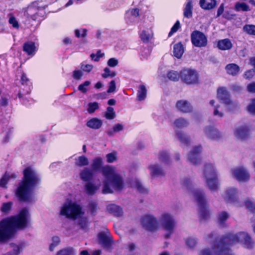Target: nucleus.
Returning a JSON list of instances; mask_svg holds the SVG:
<instances>
[{
    "label": "nucleus",
    "mask_w": 255,
    "mask_h": 255,
    "mask_svg": "<svg viewBox=\"0 0 255 255\" xmlns=\"http://www.w3.org/2000/svg\"><path fill=\"white\" fill-rule=\"evenodd\" d=\"M29 218L28 210L24 208L16 216L4 219L0 222V242H4L11 238L15 228L24 229Z\"/></svg>",
    "instance_id": "1"
},
{
    "label": "nucleus",
    "mask_w": 255,
    "mask_h": 255,
    "mask_svg": "<svg viewBox=\"0 0 255 255\" xmlns=\"http://www.w3.org/2000/svg\"><path fill=\"white\" fill-rule=\"evenodd\" d=\"M39 181V177L31 168L27 167L23 171V179L16 190V195L21 201L26 202L31 198L32 191Z\"/></svg>",
    "instance_id": "2"
},
{
    "label": "nucleus",
    "mask_w": 255,
    "mask_h": 255,
    "mask_svg": "<svg viewBox=\"0 0 255 255\" xmlns=\"http://www.w3.org/2000/svg\"><path fill=\"white\" fill-rule=\"evenodd\" d=\"M103 175L106 178L103 182L102 192L109 194L116 191H121L125 187L122 176L114 166H106L102 170Z\"/></svg>",
    "instance_id": "3"
},
{
    "label": "nucleus",
    "mask_w": 255,
    "mask_h": 255,
    "mask_svg": "<svg viewBox=\"0 0 255 255\" xmlns=\"http://www.w3.org/2000/svg\"><path fill=\"white\" fill-rule=\"evenodd\" d=\"M242 242L248 249L252 248L254 243L248 234L245 232H241L237 234H229L223 239L219 251H215L217 255H232L229 250L228 246Z\"/></svg>",
    "instance_id": "4"
},
{
    "label": "nucleus",
    "mask_w": 255,
    "mask_h": 255,
    "mask_svg": "<svg viewBox=\"0 0 255 255\" xmlns=\"http://www.w3.org/2000/svg\"><path fill=\"white\" fill-rule=\"evenodd\" d=\"M159 224L166 232L164 235L166 239H168L173 233L176 226V222L173 216L168 213H163L159 218Z\"/></svg>",
    "instance_id": "5"
},
{
    "label": "nucleus",
    "mask_w": 255,
    "mask_h": 255,
    "mask_svg": "<svg viewBox=\"0 0 255 255\" xmlns=\"http://www.w3.org/2000/svg\"><path fill=\"white\" fill-rule=\"evenodd\" d=\"M84 214L81 207L75 202H67L61 207L60 214L76 220Z\"/></svg>",
    "instance_id": "6"
},
{
    "label": "nucleus",
    "mask_w": 255,
    "mask_h": 255,
    "mask_svg": "<svg viewBox=\"0 0 255 255\" xmlns=\"http://www.w3.org/2000/svg\"><path fill=\"white\" fill-rule=\"evenodd\" d=\"M204 176L209 188L211 190L217 189L216 174L214 166L211 164L206 165L204 169Z\"/></svg>",
    "instance_id": "7"
},
{
    "label": "nucleus",
    "mask_w": 255,
    "mask_h": 255,
    "mask_svg": "<svg viewBox=\"0 0 255 255\" xmlns=\"http://www.w3.org/2000/svg\"><path fill=\"white\" fill-rule=\"evenodd\" d=\"M193 194L199 207L200 217L203 219H207L209 216V213L206 208V201L203 194L199 190L194 191Z\"/></svg>",
    "instance_id": "8"
},
{
    "label": "nucleus",
    "mask_w": 255,
    "mask_h": 255,
    "mask_svg": "<svg viewBox=\"0 0 255 255\" xmlns=\"http://www.w3.org/2000/svg\"><path fill=\"white\" fill-rule=\"evenodd\" d=\"M141 224L143 228L149 231H156L159 228L156 218L151 215L143 216L141 218Z\"/></svg>",
    "instance_id": "9"
},
{
    "label": "nucleus",
    "mask_w": 255,
    "mask_h": 255,
    "mask_svg": "<svg viewBox=\"0 0 255 255\" xmlns=\"http://www.w3.org/2000/svg\"><path fill=\"white\" fill-rule=\"evenodd\" d=\"M182 80L187 84H194L199 82V75L197 71L192 69H184L180 72Z\"/></svg>",
    "instance_id": "10"
},
{
    "label": "nucleus",
    "mask_w": 255,
    "mask_h": 255,
    "mask_svg": "<svg viewBox=\"0 0 255 255\" xmlns=\"http://www.w3.org/2000/svg\"><path fill=\"white\" fill-rule=\"evenodd\" d=\"M192 44L196 47H204L207 45V39L206 36L199 31H193L191 35Z\"/></svg>",
    "instance_id": "11"
},
{
    "label": "nucleus",
    "mask_w": 255,
    "mask_h": 255,
    "mask_svg": "<svg viewBox=\"0 0 255 255\" xmlns=\"http://www.w3.org/2000/svg\"><path fill=\"white\" fill-rule=\"evenodd\" d=\"M98 237L99 243L104 247L106 248H110L111 247L113 241L108 229L100 233Z\"/></svg>",
    "instance_id": "12"
},
{
    "label": "nucleus",
    "mask_w": 255,
    "mask_h": 255,
    "mask_svg": "<svg viewBox=\"0 0 255 255\" xmlns=\"http://www.w3.org/2000/svg\"><path fill=\"white\" fill-rule=\"evenodd\" d=\"M233 176L239 182H246L250 176L248 171L243 167H238L232 170Z\"/></svg>",
    "instance_id": "13"
},
{
    "label": "nucleus",
    "mask_w": 255,
    "mask_h": 255,
    "mask_svg": "<svg viewBox=\"0 0 255 255\" xmlns=\"http://www.w3.org/2000/svg\"><path fill=\"white\" fill-rule=\"evenodd\" d=\"M39 9L36 2H33L29 5L24 12V15L29 19L35 20L38 18Z\"/></svg>",
    "instance_id": "14"
},
{
    "label": "nucleus",
    "mask_w": 255,
    "mask_h": 255,
    "mask_svg": "<svg viewBox=\"0 0 255 255\" xmlns=\"http://www.w3.org/2000/svg\"><path fill=\"white\" fill-rule=\"evenodd\" d=\"M222 242V239L217 240L213 244L212 250L206 249L201 251L199 255H217L215 251H219Z\"/></svg>",
    "instance_id": "15"
},
{
    "label": "nucleus",
    "mask_w": 255,
    "mask_h": 255,
    "mask_svg": "<svg viewBox=\"0 0 255 255\" xmlns=\"http://www.w3.org/2000/svg\"><path fill=\"white\" fill-rule=\"evenodd\" d=\"M217 97L226 105H229L232 103L230 99L228 92L226 88L224 87L219 88L217 91Z\"/></svg>",
    "instance_id": "16"
},
{
    "label": "nucleus",
    "mask_w": 255,
    "mask_h": 255,
    "mask_svg": "<svg viewBox=\"0 0 255 255\" xmlns=\"http://www.w3.org/2000/svg\"><path fill=\"white\" fill-rule=\"evenodd\" d=\"M201 151V146L195 147L189 153L188 155L189 161L193 164H197L200 161L199 154Z\"/></svg>",
    "instance_id": "17"
},
{
    "label": "nucleus",
    "mask_w": 255,
    "mask_h": 255,
    "mask_svg": "<svg viewBox=\"0 0 255 255\" xmlns=\"http://www.w3.org/2000/svg\"><path fill=\"white\" fill-rule=\"evenodd\" d=\"M205 133L208 138L212 139L219 138L221 135L218 129L213 127H207L205 129Z\"/></svg>",
    "instance_id": "18"
},
{
    "label": "nucleus",
    "mask_w": 255,
    "mask_h": 255,
    "mask_svg": "<svg viewBox=\"0 0 255 255\" xmlns=\"http://www.w3.org/2000/svg\"><path fill=\"white\" fill-rule=\"evenodd\" d=\"M176 107L179 111L183 113H189L192 110L189 103L186 100L178 101L176 103Z\"/></svg>",
    "instance_id": "19"
},
{
    "label": "nucleus",
    "mask_w": 255,
    "mask_h": 255,
    "mask_svg": "<svg viewBox=\"0 0 255 255\" xmlns=\"http://www.w3.org/2000/svg\"><path fill=\"white\" fill-rule=\"evenodd\" d=\"M225 200L228 202L235 203L237 200V192L235 188H230L226 193Z\"/></svg>",
    "instance_id": "20"
},
{
    "label": "nucleus",
    "mask_w": 255,
    "mask_h": 255,
    "mask_svg": "<svg viewBox=\"0 0 255 255\" xmlns=\"http://www.w3.org/2000/svg\"><path fill=\"white\" fill-rule=\"evenodd\" d=\"M248 128L246 127L237 128L235 132V136L239 139L243 140L248 136Z\"/></svg>",
    "instance_id": "21"
},
{
    "label": "nucleus",
    "mask_w": 255,
    "mask_h": 255,
    "mask_svg": "<svg viewBox=\"0 0 255 255\" xmlns=\"http://www.w3.org/2000/svg\"><path fill=\"white\" fill-rule=\"evenodd\" d=\"M93 171L88 168H84L80 173V178L84 181H88L93 178Z\"/></svg>",
    "instance_id": "22"
},
{
    "label": "nucleus",
    "mask_w": 255,
    "mask_h": 255,
    "mask_svg": "<svg viewBox=\"0 0 255 255\" xmlns=\"http://www.w3.org/2000/svg\"><path fill=\"white\" fill-rule=\"evenodd\" d=\"M233 46L231 40L228 38L220 40L218 42L217 47L222 50H227L232 48Z\"/></svg>",
    "instance_id": "23"
},
{
    "label": "nucleus",
    "mask_w": 255,
    "mask_h": 255,
    "mask_svg": "<svg viewBox=\"0 0 255 255\" xmlns=\"http://www.w3.org/2000/svg\"><path fill=\"white\" fill-rule=\"evenodd\" d=\"M103 125L101 120L94 118L88 121L86 124L87 127L91 128L97 129L100 128Z\"/></svg>",
    "instance_id": "24"
},
{
    "label": "nucleus",
    "mask_w": 255,
    "mask_h": 255,
    "mask_svg": "<svg viewBox=\"0 0 255 255\" xmlns=\"http://www.w3.org/2000/svg\"><path fill=\"white\" fill-rule=\"evenodd\" d=\"M108 211L117 217L122 216L123 214L122 209L118 206L115 204L109 205L107 207Z\"/></svg>",
    "instance_id": "25"
},
{
    "label": "nucleus",
    "mask_w": 255,
    "mask_h": 255,
    "mask_svg": "<svg viewBox=\"0 0 255 255\" xmlns=\"http://www.w3.org/2000/svg\"><path fill=\"white\" fill-rule=\"evenodd\" d=\"M23 50L28 55H33L36 51V47L34 42L29 41L24 44Z\"/></svg>",
    "instance_id": "26"
},
{
    "label": "nucleus",
    "mask_w": 255,
    "mask_h": 255,
    "mask_svg": "<svg viewBox=\"0 0 255 255\" xmlns=\"http://www.w3.org/2000/svg\"><path fill=\"white\" fill-rule=\"evenodd\" d=\"M200 6L204 9H211L216 5L215 0H200L199 2Z\"/></svg>",
    "instance_id": "27"
},
{
    "label": "nucleus",
    "mask_w": 255,
    "mask_h": 255,
    "mask_svg": "<svg viewBox=\"0 0 255 255\" xmlns=\"http://www.w3.org/2000/svg\"><path fill=\"white\" fill-rule=\"evenodd\" d=\"M184 51L183 46L181 43H178L174 45L173 54L174 56L178 59L182 57Z\"/></svg>",
    "instance_id": "28"
},
{
    "label": "nucleus",
    "mask_w": 255,
    "mask_h": 255,
    "mask_svg": "<svg viewBox=\"0 0 255 255\" xmlns=\"http://www.w3.org/2000/svg\"><path fill=\"white\" fill-rule=\"evenodd\" d=\"M226 70L229 74L235 76L238 73L240 67L237 64L232 63L228 64L226 66Z\"/></svg>",
    "instance_id": "29"
},
{
    "label": "nucleus",
    "mask_w": 255,
    "mask_h": 255,
    "mask_svg": "<svg viewBox=\"0 0 255 255\" xmlns=\"http://www.w3.org/2000/svg\"><path fill=\"white\" fill-rule=\"evenodd\" d=\"M99 188V186H96L94 184L89 182L85 186V190L89 195H93Z\"/></svg>",
    "instance_id": "30"
},
{
    "label": "nucleus",
    "mask_w": 255,
    "mask_h": 255,
    "mask_svg": "<svg viewBox=\"0 0 255 255\" xmlns=\"http://www.w3.org/2000/svg\"><path fill=\"white\" fill-rule=\"evenodd\" d=\"M75 164L79 167L87 166L89 164V160L84 155L80 156L75 159Z\"/></svg>",
    "instance_id": "31"
},
{
    "label": "nucleus",
    "mask_w": 255,
    "mask_h": 255,
    "mask_svg": "<svg viewBox=\"0 0 255 255\" xmlns=\"http://www.w3.org/2000/svg\"><path fill=\"white\" fill-rule=\"evenodd\" d=\"M192 2L191 0H188L184 9L183 14L186 18H191L192 15Z\"/></svg>",
    "instance_id": "32"
},
{
    "label": "nucleus",
    "mask_w": 255,
    "mask_h": 255,
    "mask_svg": "<svg viewBox=\"0 0 255 255\" xmlns=\"http://www.w3.org/2000/svg\"><path fill=\"white\" fill-rule=\"evenodd\" d=\"M146 93L147 90L146 87L143 85H139L137 91V100L138 101H142L145 99L146 96Z\"/></svg>",
    "instance_id": "33"
},
{
    "label": "nucleus",
    "mask_w": 255,
    "mask_h": 255,
    "mask_svg": "<svg viewBox=\"0 0 255 255\" xmlns=\"http://www.w3.org/2000/svg\"><path fill=\"white\" fill-rule=\"evenodd\" d=\"M234 9L236 11H248L251 10L249 6L247 3L240 2H238L235 3Z\"/></svg>",
    "instance_id": "34"
},
{
    "label": "nucleus",
    "mask_w": 255,
    "mask_h": 255,
    "mask_svg": "<svg viewBox=\"0 0 255 255\" xmlns=\"http://www.w3.org/2000/svg\"><path fill=\"white\" fill-rule=\"evenodd\" d=\"M149 168L150 170V173L152 176H159L163 174V170L159 168L156 164L151 165Z\"/></svg>",
    "instance_id": "35"
},
{
    "label": "nucleus",
    "mask_w": 255,
    "mask_h": 255,
    "mask_svg": "<svg viewBox=\"0 0 255 255\" xmlns=\"http://www.w3.org/2000/svg\"><path fill=\"white\" fill-rule=\"evenodd\" d=\"M77 224L80 226L82 229H86L88 226V221L87 218L84 216V214H82L81 217L76 219Z\"/></svg>",
    "instance_id": "36"
},
{
    "label": "nucleus",
    "mask_w": 255,
    "mask_h": 255,
    "mask_svg": "<svg viewBox=\"0 0 255 255\" xmlns=\"http://www.w3.org/2000/svg\"><path fill=\"white\" fill-rule=\"evenodd\" d=\"M102 159L100 157H96L93 159L91 164L92 171H96L99 169L102 165Z\"/></svg>",
    "instance_id": "37"
},
{
    "label": "nucleus",
    "mask_w": 255,
    "mask_h": 255,
    "mask_svg": "<svg viewBox=\"0 0 255 255\" xmlns=\"http://www.w3.org/2000/svg\"><path fill=\"white\" fill-rule=\"evenodd\" d=\"M140 38L143 42H148L152 37V33L149 29L143 30L140 34Z\"/></svg>",
    "instance_id": "38"
},
{
    "label": "nucleus",
    "mask_w": 255,
    "mask_h": 255,
    "mask_svg": "<svg viewBox=\"0 0 255 255\" xmlns=\"http://www.w3.org/2000/svg\"><path fill=\"white\" fill-rule=\"evenodd\" d=\"M76 253L72 248H68L58 251L56 255H75Z\"/></svg>",
    "instance_id": "39"
},
{
    "label": "nucleus",
    "mask_w": 255,
    "mask_h": 255,
    "mask_svg": "<svg viewBox=\"0 0 255 255\" xmlns=\"http://www.w3.org/2000/svg\"><path fill=\"white\" fill-rule=\"evenodd\" d=\"M16 175L14 173L10 174L6 173L4 176L0 180V186L4 187L7 183V179L9 178H15Z\"/></svg>",
    "instance_id": "40"
},
{
    "label": "nucleus",
    "mask_w": 255,
    "mask_h": 255,
    "mask_svg": "<svg viewBox=\"0 0 255 255\" xmlns=\"http://www.w3.org/2000/svg\"><path fill=\"white\" fill-rule=\"evenodd\" d=\"M243 30L249 35H255V25L246 24L243 27Z\"/></svg>",
    "instance_id": "41"
},
{
    "label": "nucleus",
    "mask_w": 255,
    "mask_h": 255,
    "mask_svg": "<svg viewBox=\"0 0 255 255\" xmlns=\"http://www.w3.org/2000/svg\"><path fill=\"white\" fill-rule=\"evenodd\" d=\"M60 243V239L58 236H54L52 238V243L49 246V250L53 251L55 248L58 246Z\"/></svg>",
    "instance_id": "42"
},
{
    "label": "nucleus",
    "mask_w": 255,
    "mask_h": 255,
    "mask_svg": "<svg viewBox=\"0 0 255 255\" xmlns=\"http://www.w3.org/2000/svg\"><path fill=\"white\" fill-rule=\"evenodd\" d=\"M188 125V123L183 119H178L174 122V125L178 128H184Z\"/></svg>",
    "instance_id": "43"
},
{
    "label": "nucleus",
    "mask_w": 255,
    "mask_h": 255,
    "mask_svg": "<svg viewBox=\"0 0 255 255\" xmlns=\"http://www.w3.org/2000/svg\"><path fill=\"white\" fill-rule=\"evenodd\" d=\"M105 116L106 118L107 119H113L115 117V113L114 112L113 108L111 107H108Z\"/></svg>",
    "instance_id": "44"
},
{
    "label": "nucleus",
    "mask_w": 255,
    "mask_h": 255,
    "mask_svg": "<svg viewBox=\"0 0 255 255\" xmlns=\"http://www.w3.org/2000/svg\"><path fill=\"white\" fill-rule=\"evenodd\" d=\"M176 135L180 141L185 144H187L189 142L188 138L181 132H176Z\"/></svg>",
    "instance_id": "45"
},
{
    "label": "nucleus",
    "mask_w": 255,
    "mask_h": 255,
    "mask_svg": "<svg viewBox=\"0 0 255 255\" xmlns=\"http://www.w3.org/2000/svg\"><path fill=\"white\" fill-rule=\"evenodd\" d=\"M180 77L178 73L175 71H172L167 74V77L171 80L176 81L178 80Z\"/></svg>",
    "instance_id": "46"
},
{
    "label": "nucleus",
    "mask_w": 255,
    "mask_h": 255,
    "mask_svg": "<svg viewBox=\"0 0 255 255\" xmlns=\"http://www.w3.org/2000/svg\"><path fill=\"white\" fill-rule=\"evenodd\" d=\"M91 84V82L89 81H85L83 84H80L78 88V90L82 93H86L88 89L87 87Z\"/></svg>",
    "instance_id": "47"
},
{
    "label": "nucleus",
    "mask_w": 255,
    "mask_h": 255,
    "mask_svg": "<svg viewBox=\"0 0 255 255\" xmlns=\"http://www.w3.org/2000/svg\"><path fill=\"white\" fill-rule=\"evenodd\" d=\"M213 114L215 116L222 118L224 116L222 108L219 105L214 106Z\"/></svg>",
    "instance_id": "48"
},
{
    "label": "nucleus",
    "mask_w": 255,
    "mask_h": 255,
    "mask_svg": "<svg viewBox=\"0 0 255 255\" xmlns=\"http://www.w3.org/2000/svg\"><path fill=\"white\" fill-rule=\"evenodd\" d=\"M99 108V104L97 102L90 103L88 104L87 111L90 114H92Z\"/></svg>",
    "instance_id": "49"
},
{
    "label": "nucleus",
    "mask_w": 255,
    "mask_h": 255,
    "mask_svg": "<svg viewBox=\"0 0 255 255\" xmlns=\"http://www.w3.org/2000/svg\"><path fill=\"white\" fill-rule=\"evenodd\" d=\"M229 214L226 212H223L219 215L218 221L221 225H223L224 222L228 218Z\"/></svg>",
    "instance_id": "50"
},
{
    "label": "nucleus",
    "mask_w": 255,
    "mask_h": 255,
    "mask_svg": "<svg viewBox=\"0 0 255 255\" xmlns=\"http://www.w3.org/2000/svg\"><path fill=\"white\" fill-rule=\"evenodd\" d=\"M8 22L9 24L12 25V27L16 29H18L19 27V24L18 23V21L16 20V18L13 15H10Z\"/></svg>",
    "instance_id": "51"
},
{
    "label": "nucleus",
    "mask_w": 255,
    "mask_h": 255,
    "mask_svg": "<svg viewBox=\"0 0 255 255\" xmlns=\"http://www.w3.org/2000/svg\"><path fill=\"white\" fill-rule=\"evenodd\" d=\"M104 73L102 74V77L104 78H106L108 77H114L116 76V73L114 71H112L109 68H105L104 70Z\"/></svg>",
    "instance_id": "52"
},
{
    "label": "nucleus",
    "mask_w": 255,
    "mask_h": 255,
    "mask_svg": "<svg viewBox=\"0 0 255 255\" xmlns=\"http://www.w3.org/2000/svg\"><path fill=\"white\" fill-rule=\"evenodd\" d=\"M131 186L136 188L137 190L141 193H144L147 191L146 189L144 188L142 185L138 181H135L134 183L132 184Z\"/></svg>",
    "instance_id": "53"
},
{
    "label": "nucleus",
    "mask_w": 255,
    "mask_h": 255,
    "mask_svg": "<svg viewBox=\"0 0 255 255\" xmlns=\"http://www.w3.org/2000/svg\"><path fill=\"white\" fill-rule=\"evenodd\" d=\"M245 205L246 207L250 211L255 212V202L251 200H247Z\"/></svg>",
    "instance_id": "54"
},
{
    "label": "nucleus",
    "mask_w": 255,
    "mask_h": 255,
    "mask_svg": "<svg viewBox=\"0 0 255 255\" xmlns=\"http://www.w3.org/2000/svg\"><path fill=\"white\" fill-rule=\"evenodd\" d=\"M11 246L12 248V252H8L4 255H18L20 252V248L18 246L11 244Z\"/></svg>",
    "instance_id": "55"
},
{
    "label": "nucleus",
    "mask_w": 255,
    "mask_h": 255,
    "mask_svg": "<svg viewBox=\"0 0 255 255\" xmlns=\"http://www.w3.org/2000/svg\"><path fill=\"white\" fill-rule=\"evenodd\" d=\"M159 160L165 163H168L169 161L168 155L165 151L160 152L159 153Z\"/></svg>",
    "instance_id": "56"
},
{
    "label": "nucleus",
    "mask_w": 255,
    "mask_h": 255,
    "mask_svg": "<svg viewBox=\"0 0 255 255\" xmlns=\"http://www.w3.org/2000/svg\"><path fill=\"white\" fill-rule=\"evenodd\" d=\"M12 205V203L10 202L3 203L1 208V211L4 213L8 212L11 209Z\"/></svg>",
    "instance_id": "57"
},
{
    "label": "nucleus",
    "mask_w": 255,
    "mask_h": 255,
    "mask_svg": "<svg viewBox=\"0 0 255 255\" xmlns=\"http://www.w3.org/2000/svg\"><path fill=\"white\" fill-rule=\"evenodd\" d=\"M197 243L196 239L192 238H189L186 240V244L189 248L194 247Z\"/></svg>",
    "instance_id": "58"
},
{
    "label": "nucleus",
    "mask_w": 255,
    "mask_h": 255,
    "mask_svg": "<svg viewBox=\"0 0 255 255\" xmlns=\"http://www.w3.org/2000/svg\"><path fill=\"white\" fill-rule=\"evenodd\" d=\"M248 111L251 114L255 115V99L252 100L251 104L248 106Z\"/></svg>",
    "instance_id": "59"
},
{
    "label": "nucleus",
    "mask_w": 255,
    "mask_h": 255,
    "mask_svg": "<svg viewBox=\"0 0 255 255\" xmlns=\"http://www.w3.org/2000/svg\"><path fill=\"white\" fill-rule=\"evenodd\" d=\"M106 157H107V161L108 162H109V163L113 162L117 159L116 153L115 152H112V153H109L106 155Z\"/></svg>",
    "instance_id": "60"
},
{
    "label": "nucleus",
    "mask_w": 255,
    "mask_h": 255,
    "mask_svg": "<svg viewBox=\"0 0 255 255\" xmlns=\"http://www.w3.org/2000/svg\"><path fill=\"white\" fill-rule=\"evenodd\" d=\"M180 27V23L178 21H176L174 25L172 26L170 31L168 34L169 36H171L173 33L176 32Z\"/></svg>",
    "instance_id": "61"
},
{
    "label": "nucleus",
    "mask_w": 255,
    "mask_h": 255,
    "mask_svg": "<svg viewBox=\"0 0 255 255\" xmlns=\"http://www.w3.org/2000/svg\"><path fill=\"white\" fill-rule=\"evenodd\" d=\"M255 74V71L253 69L248 70L244 74V77L247 79H250L253 78Z\"/></svg>",
    "instance_id": "62"
},
{
    "label": "nucleus",
    "mask_w": 255,
    "mask_h": 255,
    "mask_svg": "<svg viewBox=\"0 0 255 255\" xmlns=\"http://www.w3.org/2000/svg\"><path fill=\"white\" fill-rule=\"evenodd\" d=\"M116 82L114 80L110 82L107 92L109 93L114 92L116 90Z\"/></svg>",
    "instance_id": "63"
},
{
    "label": "nucleus",
    "mask_w": 255,
    "mask_h": 255,
    "mask_svg": "<svg viewBox=\"0 0 255 255\" xmlns=\"http://www.w3.org/2000/svg\"><path fill=\"white\" fill-rule=\"evenodd\" d=\"M118 59L115 58H110L108 61V65L110 67H114L118 64Z\"/></svg>",
    "instance_id": "64"
}]
</instances>
